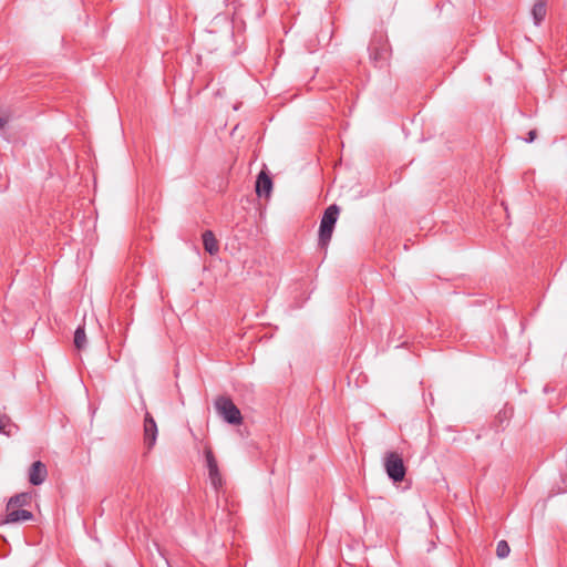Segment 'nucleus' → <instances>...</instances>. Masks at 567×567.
I'll list each match as a JSON object with an SVG mask.
<instances>
[{"label": "nucleus", "instance_id": "nucleus-16", "mask_svg": "<svg viewBox=\"0 0 567 567\" xmlns=\"http://www.w3.org/2000/svg\"><path fill=\"white\" fill-rule=\"evenodd\" d=\"M536 138V131H530L528 133V140L527 142H533Z\"/></svg>", "mask_w": 567, "mask_h": 567}, {"label": "nucleus", "instance_id": "nucleus-8", "mask_svg": "<svg viewBox=\"0 0 567 567\" xmlns=\"http://www.w3.org/2000/svg\"><path fill=\"white\" fill-rule=\"evenodd\" d=\"M33 515L31 512L27 509H19L18 507L14 508H7V515L3 520L6 524H12V523H19V522H25L32 519Z\"/></svg>", "mask_w": 567, "mask_h": 567}, {"label": "nucleus", "instance_id": "nucleus-15", "mask_svg": "<svg viewBox=\"0 0 567 567\" xmlns=\"http://www.w3.org/2000/svg\"><path fill=\"white\" fill-rule=\"evenodd\" d=\"M10 121V112L6 109H0V131L6 127Z\"/></svg>", "mask_w": 567, "mask_h": 567}, {"label": "nucleus", "instance_id": "nucleus-12", "mask_svg": "<svg viewBox=\"0 0 567 567\" xmlns=\"http://www.w3.org/2000/svg\"><path fill=\"white\" fill-rule=\"evenodd\" d=\"M16 424H13L10 417L6 414H0V433L7 436L12 435L16 430Z\"/></svg>", "mask_w": 567, "mask_h": 567}, {"label": "nucleus", "instance_id": "nucleus-11", "mask_svg": "<svg viewBox=\"0 0 567 567\" xmlns=\"http://www.w3.org/2000/svg\"><path fill=\"white\" fill-rule=\"evenodd\" d=\"M30 501H31L30 494L20 493V494L12 496L9 499V502L7 504V508L10 509V508H14V507H21V506L28 505L30 503Z\"/></svg>", "mask_w": 567, "mask_h": 567}, {"label": "nucleus", "instance_id": "nucleus-7", "mask_svg": "<svg viewBox=\"0 0 567 567\" xmlns=\"http://www.w3.org/2000/svg\"><path fill=\"white\" fill-rule=\"evenodd\" d=\"M272 190V181L268 174L261 171L256 181V193L259 197L268 198Z\"/></svg>", "mask_w": 567, "mask_h": 567}, {"label": "nucleus", "instance_id": "nucleus-4", "mask_svg": "<svg viewBox=\"0 0 567 567\" xmlns=\"http://www.w3.org/2000/svg\"><path fill=\"white\" fill-rule=\"evenodd\" d=\"M205 458L210 484L214 487V489L218 493L223 488L224 480L219 472L218 464L214 456V453L209 446L205 447Z\"/></svg>", "mask_w": 567, "mask_h": 567}, {"label": "nucleus", "instance_id": "nucleus-3", "mask_svg": "<svg viewBox=\"0 0 567 567\" xmlns=\"http://www.w3.org/2000/svg\"><path fill=\"white\" fill-rule=\"evenodd\" d=\"M384 467L393 482H402L404 480L406 470L402 457L398 453L390 452L385 455Z\"/></svg>", "mask_w": 567, "mask_h": 567}, {"label": "nucleus", "instance_id": "nucleus-14", "mask_svg": "<svg viewBox=\"0 0 567 567\" xmlns=\"http://www.w3.org/2000/svg\"><path fill=\"white\" fill-rule=\"evenodd\" d=\"M511 548L506 540H499L496 546V555L498 558H506L509 555Z\"/></svg>", "mask_w": 567, "mask_h": 567}, {"label": "nucleus", "instance_id": "nucleus-2", "mask_svg": "<svg viewBox=\"0 0 567 567\" xmlns=\"http://www.w3.org/2000/svg\"><path fill=\"white\" fill-rule=\"evenodd\" d=\"M215 408L218 414L229 424H241V413L229 398L219 396L215 402Z\"/></svg>", "mask_w": 567, "mask_h": 567}, {"label": "nucleus", "instance_id": "nucleus-13", "mask_svg": "<svg viewBox=\"0 0 567 567\" xmlns=\"http://www.w3.org/2000/svg\"><path fill=\"white\" fill-rule=\"evenodd\" d=\"M74 346L76 349L81 350L86 346V334L84 326L78 327L74 332Z\"/></svg>", "mask_w": 567, "mask_h": 567}, {"label": "nucleus", "instance_id": "nucleus-6", "mask_svg": "<svg viewBox=\"0 0 567 567\" xmlns=\"http://www.w3.org/2000/svg\"><path fill=\"white\" fill-rule=\"evenodd\" d=\"M47 476H48L47 466L42 462L37 461L31 465V467L29 470V482L32 485L42 484L45 481Z\"/></svg>", "mask_w": 567, "mask_h": 567}, {"label": "nucleus", "instance_id": "nucleus-5", "mask_svg": "<svg viewBox=\"0 0 567 567\" xmlns=\"http://www.w3.org/2000/svg\"><path fill=\"white\" fill-rule=\"evenodd\" d=\"M157 424L150 412L145 413L144 417V443L148 450H151L157 439Z\"/></svg>", "mask_w": 567, "mask_h": 567}, {"label": "nucleus", "instance_id": "nucleus-1", "mask_svg": "<svg viewBox=\"0 0 567 567\" xmlns=\"http://www.w3.org/2000/svg\"><path fill=\"white\" fill-rule=\"evenodd\" d=\"M338 215L339 207L337 205H331L324 210L319 228V245L322 248H326L331 239Z\"/></svg>", "mask_w": 567, "mask_h": 567}, {"label": "nucleus", "instance_id": "nucleus-9", "mask_svg": "<svg viewBox=\"0 0 567 567\" xmlns=\"http://www.w3.org/2000/svg\"><path fill=\"white\" fill-rule=\"evenodd\" d=\"M203 244H204L205 250L207 252H209L210 255L216 254L219 249L218 241L216 240L213 231H210V230H206L203 234Z\"/></svg>", "mask_w": 567, "mask_h": 567}, {"label": "nucleus", "instance_id": "nucleus-10", "mask_svg": "<svg viewBox=\"0 0 567 567\" xmlns=\"http://www.w3.org/2000/svg\"><path fill=\"white\" fill-rule=\"evenodd\" d=\"M532 16L534 19V23L536 25L540 24V22L546 17V3L543 0H538L535 2L532 9Z\"/></svg>", "mask_w": 567, "mask_h": 567}]
</instances>
